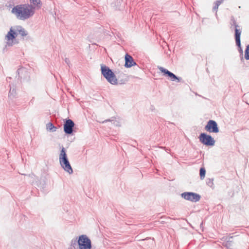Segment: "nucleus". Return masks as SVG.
I'll return each instance as SVG.
<instances>
[{
  "label": "nucleus",
  "mask_w": 249,
  "mask_h": 249,
  "mask_svg": "<svg viewBox=\"0 0 249 249\" xmlns=\"http://www.w3.org/2000/svg\"><path fill=\"white\" fill-rule=\"evenodd\" d=\"M205 129L210 133H217L219 131L217 124L215 121L212 120L207 122V124L205 126Z\"/></svg>",
  "instance_id": "obj_7"
},
{
  "label": "nucleus",
  "mask_w": 249,
  "mask_h": 249,
  "mask_svg": "<svg viewBox=\"0 0 249 249\" xmlns=\"http://www.w3.org/2000/svg\"><path fill=\"white\" fill-rule=\"evenodd\" d=\"M240 37H241V36H239V35L238 34V33H237V34L236 35V37H234V38H235L236 45H237V46L238 48L239 52L242 55L243 54V50L241 48Z\"/></svg>",
  "instance_id": "obj_13"
},
{
  "label": "nucleus",
  "mask_w": 249,
  "mask_h": 249,
  "mask_svg": "<svg viewBox=\"0 0 249 249\" xmlns=\"http://www.w3.org/2000/svg\"><path fill=\"white\" fill-rule=\"evenodd\" d=\"M158 69L161 72L163 73L164 75L168 76L171 81H177V82H181L182 80L181 77H178L175 74L170 71L162 67H158Z\"/></svg>",
  "instance_id": "obj_8"
},
{
  "label": "nucleus",
  "mask_w": 249,
  "mask_h": 249,
  "mask_svg": "<svg viewBox=\"0 0 249 249\" xmlns=\"http://www.w3.org/2000/svg\"><path fill=\"white\" fill-rule=\"evenodd\" d=\"M101 73L107 80L112 85L117 84V79L114 73L108 67L102 64L101 65Z\"/></svg>",
  "instance_id": "obj_3"
},
{
  "label": "nucleus",
  "mask_w": 249,
  "mask_h": 249,
  "mask_svg": "<svg viewBox=\"0 0 249 249\" xmlns=\"http://www.w3.org/2000/svg\"><path fill=\"white\" fill-rule=\"evenodd\" d=\"M224 0H218L214 2V5L213 7V11H215L216 13L218 8V6L224 1Z\"/></svg>",
  "instance_id": "obj_15"
},
{
  "label": "nucleus",
  "mask_w": 249,
  "mask_h": 249,
  "mask_svg": "<svg viewBox=\"0 0 249 249\" xmlns=\"http://www.w3.org/2000/svg\"><path fill=\"white\" fill-rule=\"evenodd\" d=\"M34 9L32 5L23 4L14 6L11 12L18 19L25 20L33 16Z\"/></svg>",
  "instance_id": "obj_1"
},
{
  "label": "nucleus",
  "mask_w": 249,
  "mask_h": 249,
  "mask_svg": "<svg viewBox=\"0 0 249 249\" xmlns=\"http://www.w3.org/2000/svg\"><path fill=\"white\" fill-rule=\"evenodd\" d=\"M16 30L22 36H26L28 35L27 32L21 26H17Z\"/></svg>",
  "instance_id": "obj_14"
},
{
  "label": "nucleus",
  "mask_w": 249,
  "mask_h": 249,
  "mask_svg": "<svg viewBox=\"0 0 249 249\" xmlns=\"http://www.w3.org/2000/svg\"><path fill=\"white\" fill-rule=\"evenodd\" d=\"M206 174V170L203 167H201L199 170V175L200 178L201 179H203L205 177Z\"/></svg>",
  "instance_id": "obj_19"
},
{
  "label": "nucleus",
  "mask_w": 249,
  "mask_h": 249,
  "mask_svg": "<svg viewBox=\"0 0 249 249\" xmlns=\"http://www.w3.org/2000/svg\"><path fill=\"white\" fill-rule=\"evenodd\" d=\"M78 246V238H77L75 239H73L71 240V248H73L74 249H75V247Z\"/></svg>",
  "instance_id": "obj_18"
},
{
  "label": "nucleus",
  "mask_w": 249,
  "mask_h": 249,
  "mask_svg": "<svg viewBox=\"0 0 249 249\" xmlns=\"http://www.w3.org/2000/svg\"><path fill=\"white\" fill-rule=\"evenodd\" d=\"M65 62L68 65L69 67L70 68L71 66V62L69 59L68 58H65Z\"/></svg>",
  "instance_id": "obj_24"
},
{
  "label": "nucleus",
  "mask_w": 249,
  "mask_h": 249,
  "mask_svg": "<svg viewBox=\"0 0 249 249\" xmlns=\"http://www.w3.org/2000/svg\"><path fill=\"white\" fill-rule=\"evenodd\" d=\"M245 58L246 60H249V44L247 46L245 51Z\"/></svg>",
  "instance_id": "obj_20"
},
{
  "label": "nucleus",
  "mask_w": 249,
  "mask_h": 249,
  "mask_svg": "<svg viewBox=\"0 0 249 249\" xmlns=\"http://www.w3.org/2000/svg\"><path fill=\"white\" fill-rule=\"evenodd\" d=\"M181 196L184 199L192 202H198L201 198V196L199 194L194 192H189L182 193L181 194Z\"/></svg>",
  "instance_id": "obj_6"
},
{
  "label": "nucleus",
  "mask_w": 249,
  "mask_h": 249,
  "mask_svg": "<svg viewBox=\"0 0 249 249\" xmlns=\"http://www.w3.org/2000/svg\"><path fill=\"white\" fill-rule=\"evenodd\" d=\"M78 247L79 249H91V241L90 239L85 234L78 237Z\"/></svg>",
  "instance_id": "obj_4"
},
{
  "label": "nucleus",
  "mask_w": 249,
  "mask_h": 249,
  "mask_svg": "<svg viewBox=\"0 0 249 249\" xmlns=\"http://www.w3.org/2000/svg\"><path fill=\"white\" fill-rule=\"evenodd\" d=\"M200 142L206 146H213L215 141L214 139L210 135L205 133H202L199 136Z\"/></svg>",
  "instance_id": "obj_5"
},
{
  "label": "nucleus",
  "mask_w": 249,
  "mask_h": 249,
  "mask_svg": "<svg viewBox=\"0 0 249 249\" xmlns=\"http://www.w3.org/2000/svg\"><path fill=\"white\" fill-rule=\"evenodd\" d=\"M59 161L61 167L69 174L73 173V170L69 161L66 154V150L62 147L59 156Z\"/></svg>",
  "instance_id": "obj_2"
},
{
  "label": "nucleus",
  "mask_w": 249,
  "mask_h": 249,
  "mask_svg": "<svg viewBox=\"0 0 249 249\" xmlns=\"http://www.w3.org/2000/svg\"><path fill=\"white\" fill-rule=\"evenodd\" d=\"M31 3H32L35 7L40 8L41 7L40 0H30Z\"/></svg>",
  "instance_id": "obj_16"
},
{
  "label": "nucleus",
  "mask_w": 249,
  "mask_h": 249,
  "mask_svg": "<svg viewBox=\"0 0 249 249\" xmlns=\"http://www.w3.org/2000/svg\"><path fill=\"white\" fill-rule=\"evenodd\" d=\"M231 25L230 28L231 30L234 29V37H236V35L237 33L239 35V36H241L242 31L241 28H240V26H239L237 23L236 22V20L232 16L231 18V21L230 23Z\"/></svg>",
  "instance_id": "obj_10"
},
{
  "label": "nucleus",
  "mask_w": 249,
  "mask_h": 249,
  "mask_svg": "<svg viewBox=\"0 0 249 249\" xmlns=\"http://www.w3.org/2000/svg\"><path fill=\"white\" fill-rule=\"evenodd\" d=\"M17 36V33L12 30V28H11L10 31L8 32L6 36V38L8 40L7 44L8 46L12 45V42H10V41L15 39L16 37Z\"/></svg>",
  "instance_id": "obj_12"
},
{
  "label": "nucleus",
  "mask_w": 249,
  "mask_h": 249,
  "mask_svg": "<svg viewBox=\"0 0 249 249\" xmlns=\"http://www.w3.org/2000/svg\"><path fill=\"white\" fill-rule=\"evenodd\" d=\"M113 124L116 126H120L119 122L116 121H114V122H113Z\"/></svg>",
  "instance_id": "obj_25"
},
{
  "label": "nucleus",
  "mask_w": 249,
  "mask_h": 249,
  "mask_svg": "<svg viewBox=\"0 0 249 249\" xmlns=\"http://www.w3.org/2000/svg\"><path fill=\"white\" fill-rule=\"evenodd\" d=\"M213 178H208L206 181L207 184L211 187H212L213 185Z\"/></svg>",
  "instance_id": "obj_21"
},
{
  "label": "nucleus",
  "mask_w": 249,
  "mask_h": 249,
  "mask_svg": "<svg viewBox=\"0 0 249 249\" xmlns=\"http://www.w3.org/2000/svg\"><path fill=\"white\" fill-rule=\"evenodd\" d=\"M15 94H16V90L15 89L10 88V91L9 92V97H11V96L14 97L15 96Z\"/></svg>",
  "instance_id": "obj_22"
},
{
  "label": "nucleus",
  "mask_w": 249,
  "mask_h": 249,
  "mask_svg": "<svg viewBox=\"0 0 249 249\" xmlns=\"http://www.w3.org/2000/svg\"><path fill=\"white\" fill-rule=\"evenodd\" d=\"M125 64L126 68H130L133 66L136 65V63L134 61L133 58L128 53L125 55Z\"/></svg>",
  "instance_id": "obj_11"
},
{
  "label": "nucleus",
  "mask_w": 249,
  "mask_h": 249,
  "mask_svg": "<svg viewBox=\"0 0 249 249\" xmlns=\"http://www.w3.org/2000/svg\"><path fill=\"white\" fill-rule=\"evenodd\" d=\"M20 71V69H18V71H17V72H18V73H19V71Z\"/></svg>",
  "instance_id": "obj_26"
},
{
  "label": "nucleus",
  "mask_w": 249,
  "mask_h": 249,
  "mask_svg": "<svg viewBox=\"0 0 249 249\" xmlns=\"http://www.w3.org/2000/svg\"><path fill=\"white\" fill-rule=\"evenodd\" d=\"M47 129L52 132H54L56 131V128L52 123H49L47 124Z\"/></svg>",
  "instance_id": "obj_17"
},
{
  "label": "nucleus",
  "mask_w": 249,
  "mask_h": 249,
  "mask_svg": "<svg viewBox=\"0 0 249 249\" xmlns=\"http://www.w3.org/2000/svg\"><path fill=\"white\" fill-rule=\"evenodd\" d=\"M75 124L71 119H66L64 124V131L68 135H71L73 131V128Z\"/></svg>",
  "instance_id": "obj_9"
},
{
  "label": "nucleus",
  "mask_w": 249,
  "mask_h": 249,
  "mask_svg": "<svg viewBox=\"0 0 249 249\" xmlns=\"http://www.w3.org/2000/svg\"><path fill=\"white\" fill-rule=\"evenodd\" d=\"M115 119H116V117H112L110 119L105 120L104 121L102 122L101 123H107V122H113L115 120Z\"/></svg>",
  "instance_id": "obj_23"
}]
</instances>
